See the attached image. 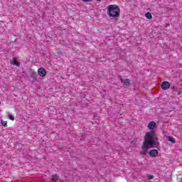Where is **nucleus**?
<instances>
[{
	"instance_id": "obj_5",
	"label": "nucleus",
	"mask_w": 182,
	"mask_h": 182,
	"mask_svg": "<svg viewBox=\"0 0 182 182\" xmlns=\"http://www.w3.org/2000/svg\"><path fill=\"white\" fill-rule=\"evenodd\" d=\"M150 157H157L159 156V151L156 149H152L149 152Z\"/></svg>"
},
{
	"instance_id": "obj_4",
	"label": "nucleus",
	"mask_w": 182,
	"mask_h": 182,
	"mask_svg": "<svg viewBox=\"0 0 182 182\" xmlns=\"http://www.w3.org/2000/svg\"><path fill=\"white\" fill-rule=\"evenodd\" d=\"M38 73L39 76H41V77H43L46 76V70H45V68H41L38 69Z\"/></svg>"
},
{
	"instance_id": "obj_13",
	"label": "nucleus",
	"mask_w": 182,
	"mask_h": 182,
	"mask_svg": "<svg viewBox=\"0 0 182 182\" xmlns=\"http://www.w3.org/2000/svg\"><path fill=\"white\" fill-rule=\"evenodd\" d=\"M52 178H53V180H54V181H58V175H53Z\"/></svg>"
},
{
	"instance_id": "obj_7",
	"label": "nucleus",
	"mask_w": 182,
	"mask_h": 182,
	"mask_svg": "<svg viewBox=\"0 0 182 182\" xmlns=\"http://www.w3.org/2000/svg\"><path fill=\"white\" fill-rule=\"evenodd\" d=\"M154 127H156V122H151L149 123L148 124V128L150 129V130H153V129H154Z\"/></svg>"
},
{
	"instance_id": "obj_10",
	"label": "nucleus",
	"mask_w": 182,
	"mask_h": 182,
	"mask_svg": "<svg viewBox=\"0 0 182 182\" xmlns=\"http://www.w3.org/2000/svg\"><path fill=\"white\" fill-rule=\"evenodd\" d=\"M1 124L4 127H8V122L4 121L3 119L1 120Z\"/></svg>"
},
{
	"instance_id": "obj_12",
	"label": "nucleus",
	"mask_w": 182,
	"mask_h": 182,
	"mask_svg": "<svg viewBox=\"0 0 182 182\" xmlns=\"http://www.w3.org/2000/svg\"><path fill=\"white\" fill-rule=\"evenodd\" d=\"M168 141H171V143H176V139L173 136H168Z\"/></svg>"
},
{
	"instance_id": "obj_11",
	"label": "nucleus",
	"mask_w": 182,
	"mask_h": 182,
	"mask_svg": "<svg viewBox=\"0 0 182 182\" xmlns=\"http://www.w3.org/2000/svg\"><path fill=\"white\" fill-rule=\"evenodd\" d=\"M145 16L147 19H151L153 16H151V14L150 12H148L145 14Z\"/></svg>"
},
{
	"instance_id": "obj_14",
	"label": "nucleus",
	"mask_w": 182,
	"mask_h": 182,
	"mask_svg": "<svg viewBox=\"0 0 182 182\" xmlns=\"http://www.w3.org/2000/svg\"><path fill=\"white\" fill-rule=\"evenodd\" d=\"M153 175H149L148 176V180H153Z\"/></svg>"
},
{
	"instance_id": "obj_2",
	"label": "nucleus",
	"mask_w": 182,
	"mask_h": 182,
	"mask_svg": "<svg viewBox=\"0 0 182 182\" xmlns=\"http://www.w3.org/2000/svg\"><path fill=\"white\" fill-rule=\"evenodd\" d=\"M107 14L109 18H119L120 16V9L116 4L109 5L107 7Z\"/></svg>"
},
{
	"instance_id": "obj_18",
	"label": "nucleus",
	"mask_w": 182,
	"mask_h": 182,
	"mask_svg": "<svg viewBox=\"0 0 182 182\" xmlns=\"http://www.w3.org/2000/svg\"><path fill=\"white\" fill-rule=\"evenodd\" d=\"M97 1H102V0H97Z\"/></svg>"
},
{
	"instance_id": "obj_6",
	"label": "nucleus",
	"mask_w": 182,
	"mask_h": 182,
	"mask_svg": "<svg viewBox=\"0 0 182 182\" xmlns=\"http://www.w3.org/2000/svg\"><path fill=\"white\" fill-rule=\"evenodd\" d=\"M121 82L124 83V86H126V87H129L130 86V80L129 79H126V80L121 79Z\"/></svg>"
},
{
	"instance_id": "obj_15",
	"label": "nucleus",
	"mask_w": 182,
	"mask_h": 182,
	"mask_svg": "<svg viewBox=\"0 0 182 182\" xmlns=\"http://www.w3.org/2000/svg\"><path fill=\"white\" fill-rule=\"evenodd\" d=\"M83 2H90L92 0H82Z\"/></svg>"
},
{
	"instance_id": "obj_1",
	"label": "nucleus",
	"mask_w": 182,
	"mask_h": 182,
	"mask_svg": "<svg viewBox=\"0 0 182 182\" xmlns=\"http://www.w3.org/2000/svg\"><path fill=\"white\" fill-rule=\"evenodd\" d=\"M159 146V138L154 131L146 132L144 136V141L141 146V151H140L141 156H146L149 153V149H154Z\"/></svg>"
},
{
	"instance_id": "obj_9",
	"label": "nucleus",
	"mask_w": 182,
	"mask_h": 182,
	"mask_svg": "<svg viewBox=\"0 0 182 182\" xmlns=\"http://www.w3.org/2000/svg\"><path fill=\"white\" fill-rule=\"evenodd\" d=\"M13 63L14 65H15L16 66H20L21 64L19 63V62H18V60H16V58H14L13 59Z\"/></svg>"
},
{
	"instance_id": "obj_17",
	"label": "nucleus",
	"mask_w": 182,
	"mask_h": 182,
	"mask_svg": "<svg viewBox=\"0 0 182 182\" xmlns=\"http://www.w3.org/2000/svg\"><path fill=\"white\" fill-rule=\"evenodd\" d=\"M173 90H176V87H172Z\"/></svg>"
},
{
	"instance_id": "obj_8",
	"label": "nucleus",
	"mask_w": 182,
	"mask_h": 182,
	"mask_svg": "<svg viewBox=\"0 0 182 182\" xmlns=\"http://www.w3.org/2000/svg\"><path fill=\"white\" fill-rule=\"evenodd\" d=\"M7 115L10 120H12V121L15 120V117H14V115H12V114L7 112Z\"/></svg>"
},
{
	"instance_id": "obj_3",
	"label": "nucleus",
	"mask_w": 182,
	"mask_h": 182,
	"mask_svg": "<svg viewBox=\"0 0 182 182\" xmlns=\"http://www.w3.org/2000/svg\"><path fill=\"white\" fill-rule=\"evenodd\" d=\"M161 87V89H163V90H167V89L170 88V82H168V81L163 82Z\"/></svg>"
},
{
	"instance_id": "obj_16",
	"label": "nucleus",
	"mask_w": 182,
	"mask_h": 182,
	"mask_svg": "<svg viewBox=\"0 0 182 182\" xmlns=\"http://www.w3.org/2000/svg\"><path fill=\"white\" fill-rule=\"evenodd\" d=\"M31 77H33V80H36V78H35L33 75H32Z\"/></svg>"
}]
</instances>
